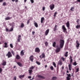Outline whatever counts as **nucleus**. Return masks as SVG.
Masks as SVG:
<instances>
[{
  "label": "nucleus",
  "instance_id": "11",
  "mask_svg": "<svg viewBox=\"0 0 80 80\" xmlns=\"http://www.w3.org/2000/svg\"><path fill=\"white\" fill-rule=\"evenodd\" d=\"M60 48H58L56 50V53H57L60 52Z\"/></svg>",
  "mask_w": 80,
  "mask_h": 80
},
{
  "label": "nucleus",
  "instance_id": "7",
  "mask_svg": "<svg viewBox=\"0 0 80 80\" xmlns=\"http://www.w3.org/2000/svg\"><path fill=\"white\" fill-rule=\"evenodd\" d=\"M49 7L50 8V9L51 10H52L53 8H55V5L53 4H52V5L51 4L50 5Z\"/></svg>",
  "mask_w": 80,
  "mask_h": 80
},
{
  "label": "nucleus",
  "instance_id": "24",
  "mask_svg": "<svg viewBox=\"0 0 80 80\" xmlns=\"http://www.w3.org/2000/svg\"><path fill=\"white\" fill-rule=\"evenodd\" d=\"M44 20H45L44 17H42L41 18V23H43V22Z\"/></svg>",
  "mask_w": 80,
  "mask_h": 80
},
{
  "label": "nucleus",
  "instance_id": "1",
  "mask_svg": "<svg viewBox=\"0 0 80 80\" xmlns=\"http://www.w3.org/2000/svg\"><path fill=\"white\" fill-rule=\"evenodd\" d=\"M64 43H65V41L63 39H60L59 46L61 48H62L63 47Z\"/></svg>",
  "mask_w": 80,
  "mask_h": 80
},
{
  "label": "nucleus",
  "instance_id": "27",
  "mask_svg": "<svg viewBox=\"0 0 80 80\" xmlns=\"http://www.w3.org/2000/svg\"><path fill=\"white\" fill-rule=\"evenodd\" d=\"M29 71V73L30 74V75H32V72H33V71L31 69V70H28Z\"/></svg>",
  "mask_w": 80,
  "mask_h": 80
},
{
  "label": "nucleus",
  "instance_id": "34",
  "mask_svg": "<svg viewBox=\"0 0 80 80\" xmlns=\"http://www.w3.org/2000/svg\"><path fill=\"white\" fill-rule=\"evenodd\" d=\"M13 30V28L12 27L10 30H9V32H12Z\"/></svg>",
  "mask_w": 80,
  "mask_h": 80
},
{
  "label": "nucleus",
  "instance_id": "23",
  "mask_svg": "<svg viewBox=\"0 0 80 80\" xmlns=\"http://www.w3.org/2000/svg\"><path fill=\"white\" fill-rule=\"evenodd\" d=\"M69 67V69L70 71H71L72 70V68L71 67H72V65L71 64H69L68 65Z\"/></svg>",
  "mask_w": 80,
  "mask_h": 80
},
{
  "label": "nucleus",
  "instance_id": "16",
  "mask_svg": "<svg viewBox=\"0 0 80 80\" xmlns=\"http://www.w3.org/2000/svg\"><path fill=\"white\" fill-rule=\"evenodd\" d=\"M66 25L68 28H69L70 27V22H69V21H67V22L66 23Z\"/></svg>",
  "mask_w": 80,
  "mask_h": 80
},
{
  "label": "nucleus",
  "instance_id": "60",
  "mask_svg": "<svg viewBox=\"0 0 80 80\" xmlns=\"http://www.w3.org/2000/svg\"><path fill=\"white\" fill-rule=\"evenodd\" d=\"M27 1V0H24V2H25V3H26Z\"/></svg>",
  "mask_w": 80,
  "mask_h": 80
},
{
  "label": "nucleus",
  "instance_id": "28",
  "mask_svg": "<svg viewBox=\"0 0 80 80\" xmlns=\"http://www.w3.org/2000/svg\"><path fill=\"white\" fill-rule=\"evenodd\" d=\"M35 67V66H32L29 68V69H30V70H33V69H34V68Z\"/></svg>",
  "mask_w": 80,
  "mask_h": 80
},
{
  "label": "nucleus",
  "instance_id": "52",
  "mask_svg": "<svg viewBox=\"0 0 80 80\" xmlns=\"http://www.w3.org/2000/svg\"><path fill=\"white\" fill-rule=\"evenodd\" d=\"M6 32H9V30H8V28L6 29Z\"/></svg>",
  "mask_w": 80,
  "mask_h": 80
},
{
  "label": "nucleus",
  "instance_id": "21",
  "mask_svg": "<svg viewBox=\"0 0 80 80\" xmlns=\"http://www.w3.org/2000/svg\"><path fill=\"white\" fill-rule=\"evenodd\" d=\"M4 48H7L8 46V44H7V42H5L4 43Z\"/></svg>",
  "mask_w": 80,
  "mask_h": 80
},
{
  "label": "nucleus",
  "instance_id": "43",
  "mask_svg": "<svg viewBox=\"0 0 80 80\" xmlns=\"http://www.w3.org/2000/svg\"><path fill=\"white\" fill-rule=\"evenodd\" d=\"M10 47L12 48H13V45H12V44H10Z\"/></svg>",
  "mask_w": 80,
  "mask_h": 80
},
{
  "label": "nucleus",
  "instance_id": "49",
  "mask_svg": "<svg viewBox=\"0 0 80 80\" xmlns=\"http://www.w3.org/2000/svg\"><path fill=\"white\" fill-rule=\"evenodd\" d=\"M3 6H5V5H6V2H4L3 3Z\"/></svg>",
  "mask_w": 80,
  "mask_h": 80
},
{
  "label": "nucleus",
  "instance_id": "31",
  "mask_svg": "<svg viewBox=\"0 0 80 80\" xmlns=\"http://www.w3.org/2000/svg\"><path fill=\"white\" fill-rule=\"evenodd\" d=\"M52 46L53 47H55L56 46V42H54L52 44Z\"/></svg>",
  "mask_w": 80,
  "mask_h": 80
},
{
  "label": "nucleus",
  "instance_id": "51",
  "mask_svg": "<svg viewBox=\"0 0 80 80\" xmlns=\"http://www.w3.org/2000/svg\"><path fill=\"white\" fill-rule=\"evenodd\" d=\"M45 7H43L42 8V11H45Z\"/></svg>",
  "mask_w": 80,
  "mask_h": 80
},
{
  "label": "nucleus",
  "instance_id": "19",
  "mask_svg": "<svg viewBox=\"0 0 80 80\" xmlns=\"http://www.w3.org/2000/svg\"><path fill=\"white\" fill-rule=\"evenodd\" d=\"M16 58L17 59V60H20V56L18 54H17L16 56Z\"/></svg>",
  "mask_w": 80,
  "mask_h": 80
},
{
  "label": "nucleus",
  "instance_id": "4",
  "mask_svg": "<svg viewBox=\"0 0 80 80\" xmlns=\"http://www.w3.org/2000/svg\"><path fill=\"white\" fill-rule=\"evenodd\" d=\"M62 29L63 30V32L65 33H67V29L65 27V25H63L62 27Z\"/></svg>",
  "mask_w": 80,
  "mask_h": 80
},
{
  "label": "nucleus",
  "instance_id": "57",
  "mask_svg": "<svg viewBox=\"0 0 80 80\" xmlns=\"http://www.w3.org/2000/svg\"><path fill=\"white\" fill-rule=\"evenodd\" d=\"M71 76L72 77H73L74 76H73V74L72 73V75H71Z\"/></svg>",
  "mask_w": 80,
  "mask_h": 80
},
{
  "label": "nucleus",
  "instance_id": "55",
  "mask_svg": "<svg viewBox=\"0 0 80 80\" xmlns=\"http://www.w3.org/2000/svg\"><path fill=\"white\" fill-rule=\"evenodd\" d=\"M15 2L16 3H17V2H18V0H15Z\"/></svg>",
  "mask_w": 80,
  "mask_h": 80
},
{
  "label": "nucleus",
  "instance_id": "32",
  "mask_svg": "<svg viewBox=\"0 0 80 80\" xmlns=\"http://www.w3.org/2000/svg\"><path fill=\"white\" fill-rule=\"evenodd\" d=\"M20 27L21 28H23V27H24V24L23 23H22Z\"/></svg>",
  "mask_w": 80,
  "mask_h": 80
},
{
  "label": "nucleus",
  "instance_id": "46",
  "mask_svg": "<svg viewBox=\"0 0 80 80\" xmlns=\"http://www.w3.org/2000/svg\"><path fill=\"white\" fill-rule=\"evenodd\" d=\"M13 80H17V77L16 76H15L14 77V78H13Z\"/></svg>",
  "mask_w": 80,
  "mask_h": 80
},
{
  "label": "nucleus",
  "instance_id": "54",
  "mask_svg": "<svg viewBox=\"0 0 80 80\" xmlns=\"http://www.w3.org/2000/svg\"><path fill=\"white\" fill-rule=\"evenodd\" d=\"M28 78L29 79L32 78V76H28Z\"/></svg>",
  "mask_w": 80,
  "mask_h": 80
},
{
  "label": "nucleus",
  "instance_id": "17",
  "mask_svg": "<svg viewBox=\"0 0 80 80\" xmlns=\"http://www.w3.org/2000/svg\"><path fill=\"white\" fill-rule=\"evenodd\" d=\"M24 77H25V75H21L19 76V78L20 79H22L24 78Z\"/></svg>",
  "mask_w": 80,
  "mask_h": 80
},
{
  "label": "nucleus",
  "instance_id": "50",
  "mask_svg": "<svg viewBox=\"0 0 80 80\" xmlns=\"http://www.w3.org/2000/svg\"><path fill=\"white\" fill-rule=\"evenodd\" d=\"M30 1L32 3H34V1L33 0H30Z\"/></svg>",
  "mask_w": 80,
  "mask_h": 80
},
{
  "label": "nucleus",
  "instance_id": "42",
  "mask_svg": "<svg viewBox=\"0 0 80 80\" xmlns=\"http://www.w3.org/2000/svg\"><path fill=\"white\" fill-rule=\"evenodd\" d=\"M50 68L51 70H53L54 69L53 67L52 66H51L50 67Z\"/></svg>",
  "mask_w": 80,
  "mask_h": 80
},
{
  "label": "nucleus",
  "instance_id": "44",
  "mask_svg": "<svg viewBox=\"0 0 80 80\" xmlns=\"http://www.w3.org/2000/svg\"><path fill=\"white\" fill-rule=\"evenodd\" d=\"M3 70L2 68H0V73H1L2 72Z\"/></svg>",
  "mask_w": 80,
  "mask_h": 80
},
{
  "label": "nucleus",
  "instance_id": "22",
  "mask_svg": "<svg viewBox=\"0 0 80 80\" xmlns=\"http://www.w3.org/2000/svg\"><path fill=\"white\" fill-rule=\"evenodd\" d=\"M2 64L3 66H5L6 64H7V62L6 61H3Z\"/></svg>",
  "mask_w": 80,
  "mask_h": 80
},
{
  "label": "nucleus",
  "instance_id": "13",
  "mask_svg": "<svg viewBox=\"0 0 80 80\" xmlns=\"http://www.w3.org/2000/svg\"><path fill=\"white\" fill-rule=\"evenodd\" d=\"M24 50H22L20 52V55L21 57L23 56L24 55V53H25V52H23Z\"/></svg>",
  "mask_w": 80,
  "mask_h": 80
},
{
  "label": "nucleus",
  "instance_id": "59",
  "mask_svg": "<svg viewBox=\"0 0 80 80\" xmlns=\"http://www.w3.org/2000/svg\"><path fill=\"white\" fill-rule=\"evenodd\" d=\"M3 1V0H0V2H2Z\"/></svg>",
  "mask_w": 80,
  "mask_h": 80
},
{
  "label": "nucleus",
  "instance_id": "18",
  "mask_svg": "<svg viewBox=\"0 0 80 80\" xmlns=\"http://www.w3.org/2000/svg\"><path fill=\"white\" fill-rule=\"evenodd\" d=\"M69 59L70 60V63L71 64L73 62V59H72V57L71 56H70Z\"/></svg>",
  "mask_w": 80,
  "mask_h": 80
},
{
  "label": "nucleus",
  "instance_id": "61",
  "mask_svg": "<svg viewBox=\"0 0 80 80\" xmlns=\"http://www.w3.org/2000/svg\"><path fill=\"white\" fill-rule=\"evenodd\" d=\"M12 2H15V0H12Z\"/></svg>",
  "mask_w": 80,
  "mask_h": 80
},
{
  "label": "nucleus",
  "instance_id": "26",
  "mask_svg": "<svg viewBox=\"0 0 80 80\" xmlns=\"http://www.w3.org/2000/svg\"><path fill=\"white\" fill-rule=\"evenodd\" d=\"M68 52H66L65 54H64V56L66 57H68Z\"/></svg>",
  "mask_w": 80,
  "mask_h": 80
},
{
  "label": "nucleus",
  "instance_id": "2",
  "mask_svg": "<svg viewBox=\"0 0 80 80\" xmlns=\"http://www.w3.org/2000/svg\"><path fill=\"white\" fill-rule=\"evenodd\" d=\"M6 56L8 57V58H10V57H12V54L11 53V52L9 51L8 53L6 54Z\"/></svg>",
  "mask_w": 80,
  "mask_h": 80
},
{
  "label": "nucleus",
  "instance_id": "64",
  "mask_svg": "<svg viewBox=\"0 0 80 80\" xmlns=\"http://www.w3.org/2000/svg\"><path fill=\"white\" fill-rule=\"evenodd\" d=\"M47 65H45V68H47Z\"/></svg>",
  "mask_w": 80,
  "mask_h": 80
},
{
  "label": "nucleus",
  "instance_id": "20",
  "mask_svg": "<svg viewBox=\"0 0 80 80\" xmlns=\"http://www.w3.org/2000/svg\"><path fill=\"white\" fill-rule=\"evenodd\" d=\"M34 26L36 28H38V24L37 22H35L34 23Z\"/></svg>",
  "mask_w": 80,
  "mask_h": 80
},
{
  "label": "nucleus",
  "instance_id": "35",
  "mask_svg": "<svg viewBox=\"0 0 80 80\" xmlns=\"http://www.w3.org/2000/svg\"><path fill=\"white\" fill-rule=\"evenodd\" d=\"M53 65L54 67L55 68H56V67H57V66H56V64L55 63V62H53Z\"/></svg>",
  "mask_w": 80,
  "mask_h": 80
},
{
  "label": "nucleus",
  "instance_id": "8",
  "mask_svg": "<svg viewBox=\"0 0 80 80\" xmlns=\"http://www.w3.org/2000/svg\"><path fill=\"white\" fill-rule=\"evenodd\" d=\"M76 43L77 45H76V47H77V49H78L79 47H80V43H78V41L77 40L76 41Z\"/></svg>",
  "mask_w": 80,
  "mask_h": 80
},
{
  "label": "nucleus",
  "instance_id": "9",
  "mask_svg": "<svg viewBox=\"0 0 80 80\" xmlns=\"http://www.w3.org/2000/svg\"><path fill=\"white\" fill-rule=\"evenodd\" d=\"M22 38V36L21 35H18V38L17 39V41L18 42H20V40Z\"/></svg>",
  "mask_w": 80,
  "mask_h": 80
},
{
  "label": "nucleus",
  "instance_id": "37",
  "mask_svg": "<svg viewBox=\"0 0 80 80\" xmlns=\"http://www.w3.org/2000/svg\"><path fill=\"white\" fill-rule=\"evenodd\" d=\"M57 12H55L54 13L53 16H54V17H55H55H56V15H57Z\"/></svg>",
  "mask_w": 80,
  "mask_h": 80
},
{
  "label": "nucleus",
  "instance_id": "38",
  "mask_svg": "<svg viewBox=\"0 0 80 80\" xmlns=\"http://www.w3.org/2000/svg\"><path fill=\"white\" fill-rule=\"evenodd\" d=\"M12 53V54L14 56L15 55V52H14V51L13 50H12L11 51Z\"/></svg>",
  "mask_w": 80,
  "mask_h": 80
},
{
  "label": "nucleus",
  "instance_id": "14",
  "mask_svg": "<svg viewBox=\"0 0 80 80\" xmlns=\"http://www.w3.org/2000/svg\"><path fill=\"white\" fill-rule=\"evenodd\" d=\"M17 63L18 65L20 67H23V65H22V64L21 63V62H17Z\"/></svg>",
  "mask_w": 80,
  "mask_h": 80
},
{
  "label": "nucleus",
  "instance_id": "62",
  "mask_svg": "<svg viewBox=\"0 0 80 80\" xmlns=\"http://www.w3.org/2000/svg\"><path fill=\"white\" fill-rule=\"evenodd\" d=\"M58 69H59L58 67V66L57 67V70H58Z\"/></svg>",
  "mask_w": 80,
  "mask_h": 80
},
{
  "label": "nucleus",
  "instance_id": "63",
  "mask_svg": "<svg viewBox=\"0 0 80 80\" xmlns=\"http://www.w3.org/2000/svg\"><path fill=\"white\" fill-rule=\"evenodd\" d=\"M16 68V66H14V68Z\"/></svg>",
  "mask_w": 80,
  "mask_h": 80
},
{
  "label": "nucleus",
  "instance_id": "10",
  "mask_svg": "<svg viewBox=\"0 0 80 80\" xmlns=\"http://www.w3.org/2000/svg\"><path fill=\"white\" fill-rule=\"evenodd\" d=\"M49 29H47L45 32V36H47V35H48V33H49Z\"/></svg>",
  "mask_w": 80,
  "mask_h": 80
},
{
  "label": "nucleus",
  "instance_id": "47",
  "mask_svg": "<svg viewBox=\"0 0 80 80\" xmlns=\"http://www.w3.org/2000/svg\"><path fill=\"white\" fill-rule=\"evenodd\" d=\"M30 19H28L27 22V24L28 25L29 23H30Z\"/></svg>",
  "mask_w": 80,
  "mask_h": 80
},
{
  "label": "nucleus",
  "instance_id": "30",
  "mask_svg": "<svg viewBox=\"0 0 80 80\" xmlns=\"http://www.w3.org/2000/svg\"><path fill=\"white\" fill-rule=\"evenodd\" d=\"M57 78L56 77H53L52 78V80H57Z\"/></svg>",
  "mask_w": 80,
  "mask_h": 80
},
{
  "label": "nucleus",
  "instance_id": "15",
  "mask_svg": "<svg viewBox=\"0 0 80 80\" xmlns=\"http://www.w3.org/2000/svg\"><path fill=\"white\" fill-rule=\"evenodd\" d=\"M29 59L31 60V62H33V55H32L30 56Z\"/></svg>",
  "mask_w": 80,
  "mask_h": 80
},
{
  "label": "nucleus",
  "instance_id": "45",
  "mask_svg": "<svg viewBox=\"0 0 80 80\" xmlns=\"http://www.w3.org/2000/svg\"><path fill=\"white\" fill-rule=\"evenodd\" d=\"M61 58L63 62H64V61H65V58H64L63 57H62Z\"/></svg>",
  "mask_w": 80,
  "mask_h": 80
},
{
  "label": "nucleus",
  "instance_id": "25",
  "mask_svg": "<svg viewBox=\"0 0 80 80\" xmlns=\"http://www.w3.org/2000/svg\"><path fill=\"white\" fill-rule=\"evenodd\" d=\"M12 18L11 17H7V18H5V20H10V19H11Z\"/></svg>",
  "mask_w": 80,
  "mask_h": 80
},
{
  "label": "nucleus",
  "instance_id": "41",
  "mask_svg": "<svg viewBox=\"0 0 80 80\" xmlns=\"http://www.w3.org/2000/svg\"><path fill=\"white\" fill-rule=\"evenodd\" d=\"M79 71V68H78L76 69V73H77V72H78Z\"/></svg>",
  "mask_w": 80,
  "mask_h": 80
},
{
  "label": "nucleus",
  "instance_id": "5",
  "mask_svg": "<svg viewBox=\"0 0 80 80\" xmlns=\"http://www.w3.org/2000/svg\"><path fill=\"white\" fill-rule=\"evenodd\" d=\"M67 77L66 78V79L67 80H70V79L71 78H70V77H71V74H67Z\"/></svg>",
  "mask_w": 80,
  "mask_h": 80
},
{
  "label": "nucleus",
  "instance_id": "58",
  "mask_svg": "<svg viewBox=\"0 0 80 80\" xmlns=\"http://www.w3.org/2000/svg\"><path fill=\"white\" fill-rule=\"evenodd\" d=\"M77 2H79L80 3V0H77Z\"/></svg>",
  "mask_w": 80,
  "mask_h": 80
},
{
  "label": "nucleus",
  "instance_id": "12",
  "mask_svg": "<svg viewBox=\"0 0 80 80\" xmlns=\"http://www.w3.org/2000/svg\"><path fill=\"white\" fill-rule=\"evenodd\" d=\"M38 78H42V79H45V78L44 77L40 75H38Z\"/></svg>",
  "mask_w": 80,
  "mask_h": 80
},
{
  "label": "nucleus",
  "instance_id": "40",
  "mask_svg": "<svg viewBox=\"0 0 80 80\" xmlns=\"http://www.w3.org/2000/svg\"><path fill=\"white\" fill-rule=\"evenodd\" d=\"M73 65H74L75 66H76L77 65V62L76 61H75L73 63Z\"/></svg>",
  "mask_w": 80,
  "mask_h": 80
},
{
  "label": "nucleus",
  "instance_id": "33",
  "mask_svg": "<svg viewBox=\"0 0 80 80\" xmlns=\"http://www.w3.org/2000/svg\"><path fill=\"white\" fill-rule=\"evenodd\" d=\"M70 10H71V11H72V12H73L74 11V7H71Z\"/></svg>",
  "mask_w": 80,
  "mask_h": 80
},
{
  "label": "nucleus",
  "instance_id": "3",
  "mask_svg": "<svg viewBox=\"0 0 80 80\" xmlns=\"http://www.w3.org/2000/svg\"><path fill=\"white\" fill-rule=\"evenodd\" d=\"M35 52L36 53H39L40 52V48H36L35 49Z\"/></svg>",
  "mask_w": 80,
  "mask_h": 80
},
{
  "label": "nucleus",
  "instance_id": "6",
  "mask_svg": "<svg viewBox=\"0 0 80 80\" xmlns=\"http://www.w3.org/2000/svg\"><path fill=\"white\" fill-rule=\"evenodd\" d=\"M45 54L44 53H42V54L41 55H40L39 56V58H40L41 59H42L43 58H45Z\"/></svg>",
  "mask_w": 80,
  "mask_h": 80
},
{
  "label": "nucleus",
  "instance_id": "39",
  "mask_svg": "<svg viewBox=\"0 0 80 80\" xmlns=\"http://www.w3.org/2000/svg\"><path fill=\"white\" fill-rule=\"evenodd\" d=\"M58 65H62V62L61 61H59V62L58 63Z\"/></svg>",
  "mask_w": 80,
  "mask_h": 80
},
{
  "label": "nucleus",
  "instance_id": "53",
  "mask_svg": "<svg viewBox=\"0 0 80 80\" xmlns=\"http://www.w3.org/2000/svg\"><path fill=\"white\" fill-rule=\"evenodd\" d=\"M32 35H34V34H35V32L34 31H32Z\"/></svg>",
  "mask_w": 80,
  "mask_h": 80
},
{
  "label": "nucleus",
  "instance_id": "48",
  "mask_svg": "<svg viewBox=\"0 0 80 80\" xmlns=\"http://www.w3.org/2000/svg\"><path fill=\"white\" fill-rule=\"evenodd\" d=\"M36 63H37V64H38V65H40V62L38 61H36Z\"/></svg>",
  "mask_w": 80,
  "mask_h": 80
},
{
  "label": "nucleus",
  "instance_id": "29",
  "mask_svg": "<svg viewBox=\"0 0 80 80\" xmlns=\"http://www.w3.org/2000/svg\"><path fill=\"white\" fill-rule=\"evenodd\" d=\"M57 25H55L54 28V32H55V31L57 30Z\"/></svg>",
  "mask_w": 80,
  "mask_h": 80
},
{
  "label": "nucleus",
  "instance_id": "56",
  "mask_svg": "<svg viewBox=\"0 0 80 80\" xmlns=\"http://www.w3.org/2000/svg\"><path fill=\"white\" fill-rule=\"evenodd\" d=\"M79 22V19H78L77 20V23H78Z\"/></svg>",
  "mask_w": 80,
  "mask_h": 80
},
{
  "label": "nucleus",
  "instance_id": "36",
  "mask_svg": "<svg viewBox=\"0 0 80 80\" xmlns=\"http://www.w3.org/2000/svg\"><path fill=\"white\" fill-rule=\"evenodd\" d=\"M45 46L46 47H47L48 46V42H45Z\"/></svg>",
  "mask_w": 80,
  "mask_h": 80
}]
</instances>
